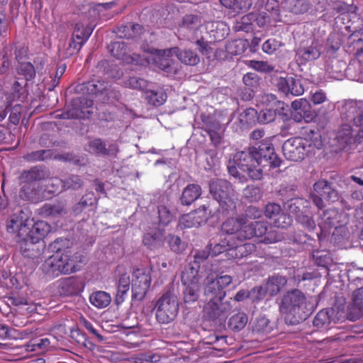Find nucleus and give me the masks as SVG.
Here are the masks:
<instances>
[{"label":"nucleus","instance_id":"nucleus-1","mask_svg":"<svg viewBox=\"0 0 363 363\" xmlns=\"http://www.w3.org/2000/svg\"><path fill=\"white\" fill-rule=\"evenodd\" d=\"M268 224L264 221H251L243 215L230 217L226 219L221 225V231L223 234L233 235L232 243L233 246L229 249L228 255L233 259H241L256 251V245L253 243L245 242L237 244L236 242H242L254 238H262V242L265 244L274 243L281 240V236L275 230L268 231Z\"/></svg>","mask_w":363,"mask_h":363},{"label":"nucleus","instance_id":"nucleus-2","mask_svg":"<svg viewBox=\"0 0 363 363\" xmlns=\"http://www.w3.org/2000/svg\"><path fill=\"white\" fill-rule=\"evenodd\" d=\"M304 134L305 138H291L284 143L282 152L286 160L299 162L310 154H314L315 150L322 148L323 141L318 131L306 129Z\"/></svg>","mask_w":363,"mask_h":363},{"label":"nucleus","instance_id":"nucleus-3","mask_svg":"<svg viewBox=\"0 0 363 363\" xmlns=\"http://www.w3.org/2000/svg\"><path fill=\"white\" fill-rule=\"evenodd\" d=\"M82 263V256L69 250L60 252L58 250L48 257L41 266L43 273L50 278L63 274H70L79 271Z\"/></svg>","mask_w":363,"mask_h":363},{"label":"nucleus","instance_id":"nucleus-4","mask_svg":"<svg viewBox=\"0 0 363 363\" xmlns=\"http://www.w3.org/2000/svg\"><path fill=\"white\" fill-rule=\"evenodd\" d=\"M280 311L284 315L286 323L297 325L305 320L311 313L306 306V297L299 289L287 291L283 296Z\"/></svg>","mask_w":363,"mask_h":363},{"label":"nucleus","instance_id":"nucleus-5","mask_svg":"<svg viewBox=\"0 0 363 363\" xmlns=\"http://www.w3.org/2000/svg\"><path fill=\"white\" fill-rule=\"evenodd\" d=\"M51 225L47 221L42 220L35 221L31 228L28 226L27 235L20 247L23 256L28 258L36 257L37 253L35 251L34 245L43 240L51 232Z\"/></svg>","mask_w":363,"mask_h":363},{"label":"nucleus","instance_id":"nucleus-6","mask_svg":"<svg viewBox=\"0 0 363 363\" xmlns=\"http://www.w3.org/2000/svg\"><path fill=\"white\" fill-rule=\"evenodd\" d=\"M32 212L28 208H21L11 214L6 220V230L13 236L18 242L23 243L31 218Z\"/></svg>","mask_w":363,"mask_h":363},{"label":"nucleus","instance_id":"nucleus-7","mask_svg":"<svg viewBox=\"0 0 363 363\" xmlns=\"http://www.w3.org/2000/svg\"><path fill=\"white\" fill-rule=\"evenodd\" d=\"M155 308L157 320L162 324H168L178 315V299L171 291H167L158 298Z\"/></svg>","mask_w":363,"mask_h":363},{"label":"nucleus","instance_id":"nucleus-8","mask_svg":"<svg viewBox=\"0 0 363 363\" xmlns=\"http://www.w3.org/2000/svg\"><path fill=\"white\" fill-rule=\"evenodd\" d=\"M210 193L219 203L223 213H228L236 208V204L230 196L232 190L230 182L225 179H212L209 184Z\"/></svg>","mask_w":363,"mask_h":363},{"label":"nucleus","instance_id":"nucleus-9","mask_svg":"<svg viewBox=\"0 0 363 363\" xmlns=\"http://www.w3.org/2000/svg\"><path fill=\"white\" fill-rule=\"evenodd\" d=\"M255 147H249L242 151L236 152L233 157L235 164L254 180L260 179L262 170L257 169L259 163L255 155Z\"/></svg>","mask_w":363,"mask_h":363},{"label":"nucleus","instance_id":"nucleus-10","mask_svg":"<svg viewBox=\"0 0 363 363\" xmlns=\"http://www.w3.org/2000/svg\"><path fill=\"white\" fill-rule=\"evenodd\" d=\"M94 105L92 99L86 97H77L71 101L66 111L57 113L55 118L57 119H85L93 113L91 110Z\"/></svg>","mask_w":363,"mask_h":363},{"label":"nucleus","instance_id":"nucleus-11","mask_svg":"<svg viewBox=\"0 0 363 363\" xmlns=\"http://www.w3.org/2000/svg\"><path fill=\"white\" fill-rule=\"evenodd\" d=\"M212 206V203H208L187 214L182 215L179 218V226L182 228H198L206 223L216 212L217 207L213 209Z\"/></svg>","mask_w":363,"mask_h":363},{"label":"nucleus","instance_id":"nucleus-12","mask_svg":"<svg viewBox=\"0 0 363 363\" xmlns=\"http://www.w3.org/2000/svg\"><path fill=\"white\" fill-rule=\"evenodd\" d=\"M206 296L207 302L203 308V315L205 319L208 320L223 319L231 310L230 303L224 301L225 298H219L216 295Z\"/></svg>","mask_w":363,"mask_h":363},{"label":"nucleus","instance_id":"nucleus-13","mask_svg":"<svg viewBox=\"0 0 363 363\" xmlns=\"http://www.w3.org/2000/svg\"><path fill=\"white\" fill-rule=\"evenodd\" d=\"M255 153L259 166L276 168L281 164V161L275 153L274 145L269 140H262L258 147H255Z\"/></svg>","mask_w":363,"mask_h":363},{"label":"nucleus","instance_id":"nucleus-14","mask_svg":"<svg viewBox=\"0 0 363 363\" xmlns=\"http://www.w3.org/2000/svg\"><path fill=\"white\" fill-rule=\"evenodd\" d=\"M20 189L18 197L23 201L29 203H38L47 199L45 195V189L38 183L18 181Z\"/></svg>","mask_w":363,"mask_h":363},{"label":"nucleus","instance_id":"nucleus-15","mask_svg":"<svg viewBox=\"0 0 363 363\" xmlns=\"http://www.w3.org/2000/svg\"><path fill=\"white\" fill-rule=\"evenodd\" d=\"M152 279L149 272L138 269L133 272L132 281V298L137 301H142L145 297Z\"/></svg>","mask_w":363,"mask_h":363},{"label":"nucleus","instance_id":"nucleus-16","mask_svg":"<svg viewBox=\"0 0 363 363\" xmlns=\"http://www.w3.org/2000/svg\"><path fill=\"white\" fill-rule=\"evenodd\" d=\"M264 216L277 228H286L293 222L291 216L284 213L281 206L276 203H269L265 206Z\"/></svg>","mask_w":363,"mask_h":363},{"label":"nucleus","instance_id":"nucleus-17","mask_svg":"<svg viewBox=\"0 0 363 363\" xmlns=\"http://www.w3.org/2000/svg\"><path fill=\"white\" fill-rule=\"evenodd\" d=\"M202 25V18L200 15L186 14L179 25L178 32L184 38L193 41Z\"/></svg>","mask_w":363,"mask_h":363},{"label":"nucleus","instance_id":"nucleus-18","mask_svg":"<svg viewBox=\"0 0 363 363\" xmlns=\"http://www.w3.org/2000/svg\"><path fill=\"white\" fill-rule=\"evenodd\" d=\"M177 47L166 50H155L156 57L155 58V65L161 70L168 73H175L177 67L172 56L175 55Z\"/></svg>","mask_w":363,"mask_h":363},{"label":"nucleus","instance_id":"nucleus-19","mask_svg":"<svg viewBox=\"0 0 363 363\" xmlns=\"http://www.w3.org/2000/svg\"><path fill=\"white\" fill-rule=\"evenodd\" d=\"M233 281L230 275H218L215 279L208 282L205 287V295H216L219 298H225L226 291L225 289Z\"/></svg>","mask_w":363,"mask_h":363},{"label":"nucleus","instance_id":"nucleus-20","mask_svg":"<svg viewBox=\"0 0 363 363\" xmlns=\"http://www.w3.org/2000/svg\"><path fill=\"white\" fill-rule=\"evenodd\" d=\"M323 46L317 40L313 39L310 45H301L296 55L302 64L318 59L322 53Z\"/></svg>","mask_w":363,"mask_h":363},{"label":"nucleus","instance_id":"nucleus-21","mask_svg":"<svg viewBox=\"0 0 363 363\" xmlns=\"http://www.w3.org/2000/svg\"><path fill=\"white\" fill-rule=\"evenodd\" d=\"M278 90L288 96H300L304 92V89L300 80L292 77H279L277 82Z\"/></svg>","mask_w":363,"mask_h":363},{"label":"nucleus","instance_id":"nucleus-22","mask_svg":"<svg viewBox=\"0 0 363 363\" xmlns=\"http://www.w3.org/2000/svg\"><path fill=\"white\" fill-rule=\"evenodd\" d=\"M50 170L44 165H35L23 170L18 177V181L38 183L50 178Z\"/></svg>","mask_w":363,"mask_h":363},{"label":"nucleus","instance_id":"nucleus-23","mask_svg":"<svg viewBox=\"0 0 363 363\" xmlns=\"http://www.w3.org/2000/svg\"><path fill=\"white\" fill-rule=\"evenodd\" d=\"M81 281L76 277H69L59 279L56 282L57 292L60 296H72L81 291Z\"/></svg>","mask_w":363,"mask_h":363},{"label":"nucleus","instance_id":"nucleus-24","mask_svg":"<svg viewBox=\"0 0 363 363\" xmlns=\"http://www.w3.org/2000/svg\"><path fill=\"white\" fill-rule=\"evenodd\" d=\"M107 50L112 56L125 63H133L136 60V56L130 55L129 48L123 41L111 42L107 45Z\"/></svg>","mask_w":363,"mask_h":363},{"label":"nucleus","instance_id":"nucleus-25","mask_svg":"<svg viewBox=\"0 0 363 363\" xmlns=\"http://www.w3.org/2000/svg\"><path fill=\"white\" fill-rule=\"evenodd\" d=\"M87 151L96 155H115L118 152V147L115 143H111L106 147L104 141L101 138H94L87 144Z\"/></svg>","mask_w":363,"mask_h":363},{"label":"nucleus","instance_id":"nucleus-26","mask_svg":"<svg viewBox=\"0 0 363 363\" xmlns=\"http://www.w3.org/2000/svg\"><path fill=\"white\" fill-rule=\"evenodd\" d=\"M337 138L340 145L344 148L352 144L360 143L363 140V138L359 137V132L357 130L355 135H354L352 127L348 124H344L341 126Z\"/></svg>","mask_w":363,"mask_h":363},{"label":"nucleus","instance_id":"nucleus-27","mask_svg":"<svg viewBox=\"0 0 363 363\" xmlns=\"http://www.w3.org/2000/svg\"><path fill=\"white\" fill-rule=\"evenodd\" d=\"M339 213L335 208H328L322 212L318 220V225L321 232L328 231L333 227H336L339 222Z\"/></svg>","mask_w":363,"mask_h":363},{"label":"nucleus","instance_id":"nucleus-28","mask_svg":"<svg viewBox=\"0 0 363 363\" xmlns=\"http://www.w3.org/2000/svg\"><path fill=\"white\" fill-rule=\"evenodd\" d=\"M37 213L43 218H54L66 213V209L61 202L45 203L38 209Z\"/></svg>","mask_w":363,"mask_h":363},{"label":"nucleus","instance_id":"nucleus-29","mask_svg":"<svg viewBox=\"0 0 363 363\" xmlns=\"http://www.w3.org/2000/svg\"><path fill=\"white\" fill-rule=\"evenodd\" d=\"M347 111L353 115L354 125L359 128V137L363 138V101L350 103Z\"/></svg>","mask_w":363,"mask_h":363},{"label":"nucleus","instance_id":"nucleus-30","mask_svg":"<svg viewBox=\"0 0 363 363\" xmlns=\"http://www.w3.org/2000/svg\"><path fill=\"white\" fill-rule=\"evenodd\" d=\"M199 269L200 266L192 262H190L186 264L181 275V281L182 284H189L193 283L199 284Z\"/></svg>","mask_w":363,"mask_h":363},{"label":"nucleus","instance_id":"nucleus-31","mask_svg":"<svg viewBox=\"0 0 363 363\" xmlns=\"http://www.w3.org/2000/svg\"><path fill=\"white\" fill-rule=\"evenodd\" d=\"M333 314V308H325L320 311L313 319V325L318 330H328L334 319Z\"/></svg>","mask_w":363,"mask_h":363},{"label":"nucleus","instance_id":"nucleus-32","mask_svg":"<svg viewBox=\"0 0 363 363\" xmlns=\"http://www.w3.org/2000/svg\"><path fill=\"white\" fill-rule=\"evenodd\" d=\"M130 276L127 273L122 274L116 283L117 292L115 296V303L116 305L121 304L128 296L130 290Z\"/></svg>","mask_w":363,"mask_h":363},{"label":"nucleus","instance_id":"nucleus-33","mask_svg":"<svg viewBox=\"0 0 363 363\" xmlns=\"http://www.w3.org/2000/svg\"><path fill=\"white\" fill-rule=\"evenodd\" d=\"M314 193L327 201H335L337 198V191L326 180H319L313 184Z\"/></svg>","mask_w":363,"mask_h":363},{"label":"nucleus","instance_id":"nucleus-34","mask_svg":"<svg viewBox=\"0 0 363 363\" xmlns=\"http://www.w3.org/2000/svg\"><path fill=\"white\" fill-rule=\"evenodd\" d=\"M201 195V188L199 184H188L183 190L180 197L181 203L189 206L197 200Z\"/></svg>","mask_w":363,"mask_h":363},{"label":"nucleus","instance_id":"nucleus-35","mask_svg":"<svg viewBox=\"0 0 363 363\" xmlns=\"http://www.w3.org/2000/svg\"><path fill=\"white\" fill-rule=\"evenodd\" d=\"M207 28L214 41H221L228 35L229 28L223 21H213L208 26Z\"/></svg>","mask_w":363,"mask_h":363},{"label":"nucleus","instance_id":"nucleus-36","mask_svg":"<svg viewBox=\"0 0 363 363\" xmlns=\"http://www.w3.org/2000/svg\"><path fill=\"white\" fill-rule=\"evenodd\" d=\"M242 82L246 86V93L242 98L245 100H250L254 97L255 90L259 86V77L255 73L248 72L243 76Z\"/></svg>","mask_w":363,"mask_h":363},{"label":"nucleus","instance_id":"nucleus-37","mask_svg":"<svg viewBox=\"0 0 363 363\" xmlns=\"http://www.w3.org/2000/svg\"><path fill=\"white\" fill-rule=\"evenodd\" d=\"M350 315L354 313V318H350L351 320L359 319L363 315V287H361L353 292L352 294V303L350 308Z\"/></svg>","mask_w":363,"mask_h":363},{"label":"nucleus","instance_id":"nucleus-38","mask_svg":"<svg viewBox=\"0 0 363 363\" xmlns=\"http://www.w3.org/2000/svg\"><path fill=\"white\" fill-rule=\"evenodd\" d=\"M174 53L178 60L185 65L194 66L200 62L197 53L191 50H180L177 47V51H174Z\"/></svg>","mask_w":363,"mask_h":363},{"label":"nucleus","instance_id":"nucleus-39","mask_svg":"<svg viewBox=\"0 0 363 363\" xmlns=\"http://www.w3.org/2000/svg\"><path fill=\"white\" fill-rule=\"evenodd\" d=\"M247 322V315L244 312L238 311L229 318L228 326L231 330L238 332L242 330Z\"/></svg>","mask_w":363,"mask_h":363},{"label":"nucleus","instance_id":"nucleus-40","mask_svg":"<svg viewBox=\"0 0 363 363\" xmlns=\"http://www.w3.org/2000/svg\"><path fill=\"white\" fill-rule=\"evenodd\" d=\"M145 100L153 106H160L167 101V94L162 89L146 90Z\"/></svg>","mask_w":363,"mask_h":363},{"label":"nucleus","instance_id":"nucleus-41","mask_svg":"<svg viewBox=\"0 0 363 363\" xmlns=\"http://www.w3.org/2000/svg\"><path fill=\"white\" fill-rule=\"evenodd\" d=\"M287 280L284 277L274 275L268 278L266 290L270 295H277L281 289L286 284Z\"/></svg>","mask_w":363,"mask_h":363},{"label":"nucleus","instance_id":"nucleus-42","mask_svg":"<svg viewBox=\"0 0 363 363\" xmlns=\"http://www.w3.org/2000/svg\"><path fill=\"white\" fill-rule=\"evenodd\" d=\"M111 301L108 293L103 291L93 292L89 296L90 303L98 308H104L107 307Z\"/></svg>","mask_w":363,"mask_h":363},{"label":"nucleus","instance_id":"nucleus-43","mask_svg":"<svg viewBox=\"0 0 363 363\" xmlns=\"http://www.w3.org/2000/svg\"><path fill=\"white\" fill-rule=\"evenodd\" d=\"M254 12L249 13L239 20H236L233 24V28L235 31L250 32L253 29Z\"/></svg>","mask_w":363,"mask_h":363},{"label":"nucleus","instance_id":"nucleus-44","mask_svg":"<svg viewBox=\"0 0 363 363\" xmlns=\"http://www.w3.org/2000/svg\"><path fill=\"white\" fill-rule=\"evenodd\" d=\"M309 202L303 199V198H293L290 200L287 201L285 203L286 208L288 209L289 213L299 215V213H301L303 208H307L308 206Z\"/></svg>","mask_w":363,"mask_h":363},{"label":"nucleus","instance_id":"nucleus-45","mask_svg":"<svg viewBox=\"0 0 363 363\" xmlns=\"http://www.w3.org/2000/svg\"><path fill=\"white\" fill-rule=\"evenodd\" d=\"M185 289L183 291V298L186 304L196 302L199 297V284H184Z\"/></svg>","mask_w":363,"mask_h":363},{"label":"nucleus","instance_id":"nucleus-46","mask_svg":"<svg viewBox=\"0 0 363 363\" xmlns=\"http://www.w3.org/2000/svg\"><path fill=\"white\" fill-rule=\"evenodd\" d=\"M220 4L229 9L240 12L248 10L252 6V0H220Z\"/></svg>","mask_w":363,"mask_h":363},{"label":"nucleus","instance_id":"nucleus-47","mask_svg":"<svg viewBox=\"0 0 363 363\" xmlns=\"http://www.w3.org/2000/svg\"><path fill=\"white\" fill-rule=\"evenodd\" d=\"M52 154L50 150H40L27 153L23 155V158L28 162H41L50 158Z\"/></svg>","mask_w":363,"mask_h":363},{"label":"nucleus","instance_id":"nucleus-48","mask_svg":"<svg viewBox=\"0 0 363 363\" xmlns=\"http://www.w3.org/2000/svg\"><path fill=\"white\" fill-rule=\"evenodd\" d=\"M17 72L20 75H23L26 81H30L35 78L36 72L32 63L21 62L17 67Z\"/></svg>","mask_w":363,"mask_h":363},{"label":"nucleus","instance_id":"nucleus-49","mask_svg":"<svg viewBox=\"0 0 363 363\" xmlns=\"http://www.w3.org/2000/svg\"><path fill=\"white\" fill-rule=\"evenodd\" d=\"M148 84V81L138 77H130L124 82L125 87L140 91H145Z\"/></svg>","mask_w":363,"mask_h":363},{"label":"nucleus","instance_id":"nucleus-50","mask_svg":"<svg viewBox=\"0 0 363 363\" xmlns=\"http://www.w3.org/2000/svg\"><path fill=\"white\" fill-rule=\"evenodd\" d=\"M246 50L245 43L242 40H235L225 45L226 52L231 55H239Z\"/></svg>","mask_w":363,"mask_h":363},{"label":"nucleus","instance_id":"nucleus-51","mask_svg":"<svg viewBox=\"0 0 363 363\" xmlns=\"http://www.w3.org/2000/svg\"><path fill=\"white\" fill-rule=\"evenodd\" d=\"M268 318L265 316L257 318L252 324V331L257 333H269L272 331V326Z\"/></svg>","mask_w":363,"mask_h":363},{"label":"nucleus","instance_id":"nucleus-52","mask_svg":"<svg viewBox=\"0 0 363 363\" xmlns=\"http://www.w3.org/2000/svg\"><path fill=\"white\" fill-rule=\"evenodd\" d=\"M159 224L166 226L174 219V215L166 206H159L157 208Z\"/></svg>","mask_w":363,"mask_h":363},{"label":"nucleus","instance_id":"nucleus-53","mask_svg":"<svg viewBox=\"0 0 363 363\" xmlns=\"http://www.w3.org/2000/svg\"><path fill=\"white\" fill-rule=\"evenodd\" d=\"M254 22H256L257 25L259 28H265L269 26H274L277 22L273 21V18L265 11L259 13L254 12Z\"/></svg>","mask_w":363,"mask_h":363},{"label":"nucleus","instance_id":"nucleus-54","mask_svg":"<svg viewBox=\"0 0 363 363\" xmlns=\"http://www.w3.org/2000/svg\"><path fill=\"white\" fill-rule=\"evenodd\" d=\"M220 125L219 123H216L214 125H207V127L205 129L208 134L212 143L215 146H218L221 143L222 137L220 133Z\"/></svg>","mask_w":363,"mask_h":363},{"label":"nucleus","instance_id":"nucleus-55","mask_svg":"<svg viewBox=\"0 0 363 363\" xmlns=\"http://www.w3.org/2000/svg\"><path fill=\"white\" fill-rule=\"evenodd\" d=\"M84 87L86 89L88 94L97 95L102 94L106 89V86L104 81H90L84 84Z\"/></svg>","mask_w":363,"mask_h":363},{"label":"nucleus","instance_id":"nucleus-56","mask_svg":"<svg viewBox=\"0 0 363 363\" xmlns=\"http://www.w3.org/2000/svg\"><path fill=\"white\" fill-rule=\"evenodd\" d=\"M48 192L52 195L57 194L64 189V180L58 177H50L46 185Z\"/></svg>","mask_w":363,"mask_h":363},{"label":"nucleus","instance_id":"nucleus-57","mask_svg":"<svg viewBox=\"0 0 363 363\" xmlns=\"http://www.w3.org/2000/svg\"><path fill=\"white\" fill-rule=\"evenodd\" d=\"M235 243H232V238H224L220 240L219 243L216 244L212 248L211 247V252L212 256H217L219 254L227 251L229 252L230 247L233 246Z\"/></svg>","mask_w":363,"mask_h":363},{"label":"nucleus","instance_id":"nucleus-58","mask_svg":"<svg viewBox=\"0 0 363 363\" xmlns=\"http://www.w3.org/2000/svg\"><path fill=\"white\" fill-rule=\"evenodd\" d=\"M267 13L273 18L274 22L281 21L279 13V4L277 0H267L265 4Z\"/></svg>","mask_w":363,"mask_h":363},{"label":"nucleus","instance_id":"nucleus-59","mask_svg":"<svg viewBox=\"0 0 363 363\" xmlns=\"http://www.w3.org/2000/svg\"><path fill=\"white\" fill-rule=\"evenodd\" d=\"M50 343V340L47 337L32 340L28 345V350L39 352H43L47 350Z\"/></svg>","mask_w":363,"mask_h":363},{"label":"nucleus","instance_id":"nucleus-60","mask_svg":"<svg viewBox=\"0 0 363 363\" xmlns=\"http://www.w3.org/2000/svg\"><path fill=\"white\" fill-rule=\"evenodd\" d=\"M243 195L249 202H254L258 201L262 197V192L259 187L248 185L243 190Z\"/></svg>","mask_w":363,"mask_h":363},{"label":"nucleus","instance_id":"nucleus-61","mask_svg":"<svg viewBox=\"0 0 363 363\" xmlns=\"http://www.w3.org/2000/svg\"><path fill=\"white\" fill-rule=\"evenodd\" d=\"M276 111L270 108H265L259 111L257 116V122L260 123H269L276 118Z\"/></svg>","mask_w":363,"mask_h":363},{"label":"nucleus","instance_id":"nucleus-62","mask_svg":"<svg viewBox=\"0 0 363 363\" xmlns=\"http://www.w3.org/2000/svg\"><path fill=\"white\" fill-rule=\"evenodd\" d=\"M257 110L253 108H249L240 114V121L247 125H251L255 124L256 121H257Z\"/></svg>","mask_w":363,"mask_h":363},{"label":"nucleus","instance_id":"nucleus-63","mask_svg":"<svg viewBox=\"0 0 363 363\" xmlns=\"http://www.w3.org/2000/svg\"><path fill=\"white\" fill-rule=\"evenodd\" d=\"M83 186V181L78 175H70L64 180L65 189L77 190Z\"/></svg>","mask_w":363,"mask_h":363},{"label":"nucleus","instance_id":"nucleus-64","mask_svg":"<svg viewBox=\"0 0 363 363\" xmlns=\"http://www.w3.org/2000/svg\"><path fill=\"white\" fill-rule=\"evenodd\" d=\"M96 200V198L92 193L84 194L80 201L76 204L74 208L75 213H79L83 210L84 208L92 206Z\"/></svg>","mask_w":363,"mask_h":363}]
</instances>
